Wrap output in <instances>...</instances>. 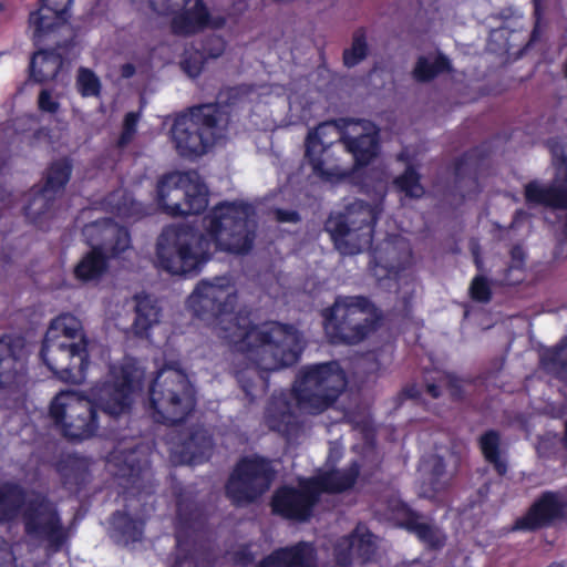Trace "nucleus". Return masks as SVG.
Masks as SVG:
<instances>
[{
  "label": "nucleus",
  "mask_w": 567,
  "mask_h": 567,
  "mask_svg": "<svg viewBox=\"0 0 567 567\" xmlns=\"http://www.w3.org/2000/svg\"><path fill=\"white\" fill-rule=\"evenodd\" d=\"M238 293L229 284L199 281L187 299L194 317L218 327V337L235 352L241 353L249 367L236 373L237 382L252 402L258 391L268 388V373L297 364L305 350L302 333L290 323L270 321L256 324L249 313L235 312Z\"/></svg>",
  "instance_id": "nucleus-1"
},
{
  "label": "nucleus",
  "mask_w": 567,
  "mask_h": 567,
  "mask_svg": "<svg viewBox=\"0 0 567 567\" xmlns=\"http://www.w3.org/2000/svg\"><path fill=\"white\" fill-rule=\"evenodd\" d=\"M252 207L244 202H220L203 217L199 231L192 225L163 229L156 245L158 267L185 277L197 276L215 251L247 255L256 239Z\"/></svg>",
  "instance_id": "nucleus-2"
},
{
  "label": "nucleus",
  "mask_w": 567,
  "mask_h": 567,
  "mask_svg": "<svg viewBox=\"0 0 567 567\" xmlns=\"http://www.w3.org/2000/svg\"><path fill=\"white\" fill-rule=\"evenodd\" d=\"M144 371L130 358L112 364L105 379L96 385L94 399L76 391L59 392L51 401L49 416L61 435L72 443H80L106 435L102 417L118 420L130 415L142 391Z\"/></svg>",
  "instance_id": "nucleus-3"
},
{
  "label": "nucleus",
  "mask_w": 567,
  "mask_h": 567,
  "mask_svg": "<svg viewBox=\"0 0 567 567\" xmlns=\"http://www.w3.org/2000/svg\"><path fill=\"white\" fill-rule=\"evenodd\" d=\"M18 515L28 540L44 544L48 553L56 554L69 543V528L54 502L40 493L27 499L22 485L6 481L0 484V524L11 523Z\"/></svg>",
  "instance_id": "nucleus-4"
},
{
  "label": "nucleus",
  "mask_w": 567,
  "mask_h": 567,
  "mask_svg": "<svg viewBox=\"0 0 567 567\" xmlns=\"http://www.w3.org/2000/svg\"><path fill=\"white\" fill-rule=\"evenodd\" d=\"M40 359L56 379L71 384L84 382L91 364L89 340L74 316L62 313L50 321Z\"/></svg>",
  "instance_id": "nucleus-5"
},
{
  "label": "nucleus",
  "mask_w": 567,
  "mask_h": 567,
  "mask_svg": "<svg viewBox=\"0 0 567 567\" xmlns=\"http://www.w3.org/2000/svg\"><path fill=\"white\" fill-rule=\"evenodd\" d=\"M323 331L331 344L354 346L380 327L382 315L365 296H338L321 311Z\"/></svg>",
  "instance_id": "nucleus-6"
},
{
  "label": "nucleus",
  "mask_w": 567,
  "mask_h": 567,
  "mask_svg": "<svg viewBox=\"0 0 567 567\" xmlns=\"http://www.w3.org/2000/svg\"><path fill=\"white\" fill-rule=\"evenodd\" d=\"M148 400L154 422L172 426L182 424L193 413L196 391L181 369H162L150 385Z\"/></svg>",
  "instance_id": "nucleus-7"
},
{
  "label": "nucleus",
  "mask_w": 567,
  "mask_h": 567,
  "mask_svg": "<svg viewBox=\"0 0 567 567\" xmlns=\"http://www.w3.org/2000/svg\"><path fill=\"white\" fill-rule=\"evenodd\" d=\"M348 385V378L336 360L305 365L293 384L298 406L320 414L333 406Z\"/></svg>",
  "instance_id": "nucleus-8"
},
{
  "label": "nucleus",
  "mask_w": 567,
  "mask_h": 567,
  "mask_svg": "<svg viewBox=\"0 0 567 567\" xmlns=\"http://www.w3.org/2000/svg\"><path fill=\"white\" fill-rule=\"evenodd\" d=\"M379 213L377 206L358 199L346 206L343 212L330 214L324 230L341 255H358L372 246Z\"/></svg>",
  "instance_id": "nucleus-9"
},
{
  "label": "nucleus",
  "mask_w": 567,
  "mask_h": 567,
  "mask_svg": "<svg viewBox=\"0 0 567 567\" xmlns=\"http://www.w3.org/2000/svg\"><path fill=\"white\" fill-rule=\"evenodd\" d=\"M221 120L218 103L194 105L188 113L178 115L172 125V140L182 157L196 158L215 144L216 130Z\"/></svg>",
  "instance_id": "nucleus-10"
},
{
  "label": "nucleus",
  "mask_w": 567,
  "mask_h": 567,
  "mask_svg": "<svg viewBox=\"0 0 567 567\" xmlns=\"http://www.w3.org/2000/svg\"><path fill=\"white\" fill-rule=\"evenodd\" d=\"M156 200L173 217L199 215L208 206V190L194 172H173L156 185Z\"/></svg>",
  "instance_id": "nucleus-11"
},
{
  "label": "nucleus",
  "mask_w": 567,
  "mask_h": 567,
  "mask_svg": "<svg viewBox=\"0 0 567 567\" xmlns=\"http://www.w3.org/2000/svg\"><path fill=\"white\" fill-rule=\"evenodd\" d=\"M275 475L267 457L258 454L241 456L226 483V496L236 506L251 504L270 488Z\"/></svg>",
  "instance_id": "nucleus-12"
},
{
  "label": "nucleus",
  "mask_w": 567,
  "mask_h": 567,
  "mask_svg": "<svg viewBox=\"0 0 567 567\" xmlns=\"http://www.w3.org/2000/svg\"><path fill=\"white\" fill-rule=\"evenodd\" d=\"M35 47L38 50L30 58L29 79L39 84L56 80L58 75L80 55L75 32L55 33Z\"/></svg>",
  "instance_id": "nucleus-13"
},
{
  "label": "nucleus",
  "mask_w": 567,
  "mask_h": 567,
  "mask_svg": "<svg viewBox=\"0 0 567 567\" xmlns=\"http://www.w3.org/2000/svg\"><path fill=\"white\" fill-rule=\"evenodd\" d=\"M109 462L114 466V475L122 481L123 487L133 489L136 494L154 492V473L147 447L135 445L126 450L115 449L111 452Z\"/></svg>",
  "instance_id": "nucleus-14"
},
{
  "label": "nucleus",
  "mask_w": 567,
  "mask_h": 567,
  "mask_svg": "<svg viewBox=\"0 0 567 567\" xmlns=\"http://www.w3.org/2000/svg\"><path fill=\"white\" fill-rule=\"evenodd\" d=\"M320 497L311 477L300 478L297 487L284 485L275 491L271 511L282 518L305 523L312 517Z\"/></svg>",
  "instance_id": "nucleus-15"
},
{
  "label": "nucleus",
  "mask_w": 567,
  "mask_h": 567,
  "mask_svg": "<svg viewBox=\"0 0 567 567\" xmlns=\"http://www.w3.org/2000/svg\"><path fill=\"white\" fill-rule=\"evenodd\" d=\"M74 0H39V8L31 11L28 23L33 44L40 45L55 33L74 32L69 23Z\"/></svg>",
  "instance_id": "nucleus-16"
},
{
  "label": "nucleus",
  "mask_w": 567,
  "mask_h": 567,
  "mask_svg": "<svg viewBox=\"0 0 567 567\" xmlns=\"http://www.w3.org/2000/svg\"><path fill=\"white\" fill-rule=\"evenodd\" d=\"M567 517V498L559 492H543L526 513L515 519L511 530L537 532Z\"/></svg>",
  "instance_id": "nucleus-17"
},
{
  "label": "nucleus",
  "mask_w": 567,
  "mask_h": 567,
  "mask_svg": "<svg viewBox=\"0 0 567 567\" xmlns=\"http://www.w3.org/2000/svg\"><path fill=\"white\" fill-rule=\"evenodd\" d=\"M25 341L16 334L0 337V391L16 390L28 380V365L24 359Z\"/></svg>",
  "instance_id": "nucleus-18"
},
{
  "label": "nucleus",
  "mask_w": 567,
  "mask_h": 567,
  "mask_svg": "<svg viewBox=\"0 0 567 567\" xmlns=\"http://www.w3.org/2000/svg\"><path fill=\"white\" fill-rule=\"evenodd\" d=\"M377 553V544L370 530L359 533V528L341 536L332 544V556L337 566L351 567L354 563H371Z\"/></svg>",
  "instance_id": "nucleus-19"
},
{
  "label": "nucleus",
  "mask_w": 567,
  "mask_h": 567,
  "mask_svg": "<svg viewBox=\"0 0 567 567\" xmlns=\"http://www.w3.org/2000/svg\"><path fill=\"white\" fill-rule=\"evenodd\" d=\"M554 165L557 175L564 171L561 185L542 186L537 181H532L524 186L525 200L528 204L542 205L554 209H567V154L554 153Z\"/></svg>",
  "instance_id": "nucleus-20"
},
{
  "label": "nucleus",
  "mask_w": 567,
  "mask_h": 567,
  "mask_svg": "<svg viewBox=\"0 0 567 567\" xmlns=\"http://www.w3.org/2000/svg\"><path fill=\"white\" fill-rule=\"evenodd\" d=\"M390 509L399 526L414 534L429 548L440 549L444 546V537L437 527L431 523L421 522L423 515L412 509L406 503L395 501L390 505Z\"/></svg>",
  "instance_id": "nucleus-21"
},
{
  "label": "nucleus",
  "mask_w": 567,
  "mask_h": 567,
  "mask_svg": "<svg viewBox=\"0 0 567 567\" xmlns=\"http://www.w3.org/2000/svg\"><path fill=\"white\" fill-rule=\"evenodd\" d=\"M368 124L369 127H364L363 133L351 136L343 132L338 140L346 152L352 156L354 172L369 166L381 152L379 128L371 123Z\"/></svg>",
  "instance_id": "nucleus-22"
},
{
  "label": "nucleus",
  "mask_w": 567,
  "mask_h": 567,
  "mask_svg": "<svg viewBox=\"0 0 567 567\" xmlns=\"http://www.w3.org/2000/svg\"><path fill=\"white\" fill-rule=\"evenodd\" d=\"M258 567H318V551L313 543L300 540L274 549Z\"/></svg>",
  "instance_id": "nucleus-23"
},
{
  "label": "nucleus",
  "mask_w": 567,
  "mask_h": 567,
  "mask_svg": "<svg viewBox=\"0 0 567 567\" xmlns=\"http://www.w3.org/2000/svg\"><path fill=\"white\" fill-rule=\"evenodd\" d=\"M62 487L72 494H80L91 480L90 463L75 453L61 455L54 464Z\"/></svg>",
  "instance_id": "nucleus-24"
},
{
  "label": "nucleus",
  "mask_w": 567,
  "mask_h": 567,
  "mask_svg": "<svg viewBox=\"0 0 567 567\" xmlns=\"http://www.w3.org/2000/svg\"><path fill=\"white\" fill-rule=\"evenodd\" d=\"M56 197L44 192L38 185L30 188L27 194V203L23 206V215L28 224L47 231L54 218Z\"/></svg>",
  "instance_id": "nucleus-25"
},
{
  "label": "nucleus",
  "mask_w": 567,
  "mask_h": 567,
  "mask_svg": "<svg viewBox=\"0 0 567 567\" xmlns=\"http://www.w3.org/2000/svg\"><path fill=\"white\" fill-rule=\"evenodd\" d=\"M185 9L174 14L171 30L175 35H193L204 30L209 21L210 13L204 0H182Z\"/></svg>",
  "instance_id": "nucleus-26"
},
{
  "label": "nucleus",
  "mask_w": 567,
  "mask_h": 567,
  "mask_svg": "<svg viewBox=\"0 0 567 567\" xmlns=\"http://www.w3.org/2000/svg\"><path fill=\"white\" fill-rule=\"evenodd\" d=\"M329 123L320 124L316 130L310 131L305 141V159L311 166L312 173L324 181H331L338 174L334 168H327L324 155L334 145V142L327 144L321 135L329 127Z\"/></svg>",
  "instance_id": "nucleus-27"
},
{
  "label": "nucleus",
  "mask_w": 567,
  "mask_h": 567,
  "mask_svg": "<svg viewBox=\"0 0 567 567\" xmlns=\"http://www.w3.org/2000/svg\"><path fill=\"white\" fill-rule=\"evenodd\" d=\"M265 422L269 430L290 436L299 430L297 415L290 401L284 395H272L265 411Z\"/></svg>",
  "instance_id": "nucleus-28"
},
{
  "label": "nucleus",
  "mask_w": 567,
  "mask_h": 567,
  "mask_svg": "<svg viewBox=\"0 0 567 567\" xmlns=\"http://www.w3.org/2000/svg\"><path fill=\"white\" fill-rule=\"evenodd\" d=\"M360 475V464L352 461L348 467L331 470L322 474L311 476L320 495L323 493L338 494L351 489Z\"/></svg>",
  "instance_id": "nucleus-29"
},
{
  "label": "nucleus",
  "mask_w": 567,
  "mask_h": 567,
  "mask_svg": "<svg viewBox=\"0 0 567 567\" xmlns=\"http://www.w3.org/2000/svg\"><path fill=\"white\" fill-rule=\"evenodd\" d=\"M491 156L487 145H477L465 151L453 162V174L456 182L463 181L468 174L474 182H477L478 174Z\"/></svg>",
  "instance_id": "nucleus-30"
},
{
  "label": "nucleus",
  "mask_w": 567,
  "mask_h": 567,
  "mask_svg": "<svg viewBox=\"0 0 567 567\" xmlns=\"http://www.w3.org/2000/svg\"><path fill=\"white\" fill-rule=\"evenodd\" d=\"M135 300V319L132 330L140 338L148 337L151 328L159 321L161 308L156 300L145 292L136 293Z\"/></svg>",
  "instance_id": "nucleus-31"
},
{
  "label": "nucleus",
  "mask_w": 567,
  "mask_h": 567,
  "mask_svg": "<svg viewBox=\"0 0 567 567\" xmlns=\"http://www.w3.org/2000/svg\"><path fill=\"white\" fill-rule=\"evenodd\" d=\"M109 257L102 247L94 246L73 269L74 278L81 282L99 280L107 270Z\"/></svg>",
  "instance_id": "nucleus-32"
},
{
  "label": "nucleus",
  "mask_w": 567,
  "mask_h": 567,
  "mask_svg": "<svg viewBox=\"0 0 567 567\" xmlns=\"http://www.w3.org/2000/svg\"><path fill=\"white\" fill-rule=\"evenodd\" d=\"M72 172L73 164L69 157L54 159L48 165L40 187L58 198L70 182Z\"/></svg>",
  "instance_id": "nucleus-33"
},
{
  "label": "nucleus",
  "mask_w": 567,
  "mask_h": 567,
  "mask_svg": "<svg viewBox=\"0 0 567 567\" xmlns=\"http://www.w3.org/2000/svg\"><path fill=\"white\" fill-rule=\"evenodd\" d=\"M176 540L181 544L185 534L203 525L204 517L193 499L179 495L176 501Z\"/></svg>",
  "instance_id": "nucleus-34"
},
{
  "label": "nucleus",
  "mask_w": 567,
  "mask_h": 567,
  "mask_svg": "<svg viewBox=\"0 0 567 567\" xmlns=\"http://www.w3.org/2000/svg\"><path fill=\"white\" fill-rule=\"evenodd\" d=\"M478 447L484 460L491 464L495 473L503 477L507 474L508 464L502 456L501 434L496 430H487L478 437Z\"/></svg>",
  "instance_id": "nucleus-35"
},
{
  "label": "nucleus",
  "mask_w": 567,
  "mask_h": 567,
  "mask_svg": "<svg viewBox=\"0 0 567 567\" xmlns=\"http://www.w3.org/2000/svg\"><path fill=\"white\" fill-rule=\"evenodd\" d=\"M539 363L547 372L564 379L567 375V336L555 346L545 348L539 353Z\"/></svg>",
  "instance_id": "nucleus-36"
},
{
  "label": "nucleus",
  "mask_w": 567,
  "mask_h": 567,
  "mask_svg": "<svg viewBox=\"0 0 567 567\" xmlns=\"http://www.w3.org/2000/svg\"><path fill=\"white\" fill-rule=\"evenodd\" d=\"M451 60L442 52H437L433 62L424 55L417 58L413 69V78L420 83L433 81L441 74L452 72Z\"/></svg>",
  "instance_id": "nucleus-37"
},
{
  "label": "nucleus",
  "mask_w": 567,
  "mask_h": 567,
  "mask_svg": "<svg viewBox=\"0 0 567 567\" xmlns=\"http://www.w3.org/2000/svg\"><path fill=\"white\" fill-rule=\"evenodd\" d=\"M417 168L409 163L403 173L394 177L392 184L398 193L410 199H421L425 195V187L421 183Z\"/></svg>",
  "instance_id": "nucleus-38"
},
{
  "label": "nucleus",
  "mask_w": 567,
  "mask_h": 567,
  "mask_svg": "<svg viewBox=\"0 0 567 567\" xmlns=\"http://www.w3.org/2000/svg\"><path fill=\"white\" fill-rule=\"evenodd\" d=\"M369 53L367 33L364 28H359L352 35L351 47L343 50L342 60L347 68H353L362 62Z\"/></svg>",
  "instance_id": "nucleus-39"
},
{
  "label": "nucleus",
  "mask_w": 567,
  "mask_h": 567,
  "mask_svg": "<svg viewBox=\"0 0 567 567\" xmlns=\"http://www.w3.org/2000/svg\"><path fill=\"white\" fill-rule=\"evenodd\" d=\"M207 62L200 49L196 48V43L193 41L184 49L181 68L189 78L196 79L202 74Z\"/></svg>",
  "instance_id": "nucleus-40"
},
{
  "label": "nucleus",
  "mask_w": 567,
  "mask_h": 567,
  "mask_svg": "<svg viewBox=\"0 0 567 567\" xmlns=\"http://www.w3.org/2000/svg\"><path fill=\"white\" fill-rule=\"evenodd\" d=\"M76 91L82 97H97L102 84L99 76L89 68L80 66L75 80Z\"/></svg>",
  "instance_id": "nucleus-41"
},
{
  "label": "nucleus",
  "mask_w": 567,
  "mask_h": 567,
  "mask_svg": "<svg viewBox=\"0 0 567 567\" xmlns=\"http://www.w3.org/2000/svg\"><path fill=\"white\" fill-rule=\"evenodd\" d=\"M370 264L374 274L380 278L396 276L402 270V265L399 260L388 258L379 249H375L372 252V260Z\"/></svg>",
  "instance_id": "nucleus-42"
},
{
  "label": "nucleus",
  "mask_w": 567,
  "mask_h": 567,
  "mask_svg": "<svg viewBox=\"0 0 567 567\" xmlns=\"http://www.w3.org/2000/svg\"><path fill=\"white\" fill-rule=\"evenodd\" d=\"M470 298L480 303H488L493 298V291L488 278L484 275H476L468 287Z\"/></svg>",
  "instance_id": "nucleus-43"
},
{
  "label": "nucleus",
  "mask_w": 567,
  "mask_h": 567,
  "mask_svg": "<svg viewBox=\"0 0 567 567\" xmlns=\"http://www.w3.org/2000/svg\"><path fill=\"white\" fill-rule=\"evenodd\" d=\"M196 48H199L207 61L221 56L226 49V43L221 37L210 34L194 41Z\"/></svg>",
  "instance_id": "nucleus-44"
},
{
  "label": "nucleus",
  "mask_w": 567,
  "mask_h": 567,
  "mask_svg": "<svg viewBox=\"0 0 567 567\" xmlns=\"http://www.w3.org/2000/svg\"><path fill=\"white\" fill-rule=\"evenodd\" d=\"M140 121L138 112H128L125 114L123 120L122 132L117 138L116 145L120 148L127 146L134 138L137 132V125Z\"/></svg>",
  "instance_id": "nucleus-45"
},
{
  "label": "nucleus",
  "mask_w": 567,
  "mask_h": 567,
  "mask_svg": "<svg viewBox=\"0 0 567 567\" xmlns=\"http://www.w3.org/2000/svg\"><path fill=\"white\" fill-rule=\"evenodd\" d=\"M430 462H431V470H430L429 484H430L431 491L433 493H439L443 489L442 478L446 474V463H445L444 457L441 455H433L431 457Z\"/></svg>",
  "instance_id": "nucleus-46"
},
{
  "label": "nucleus",
  "mask_w": 567,
  "mask_h": 567,
  "mask_svg": "<svg viewBox=\"0 0 567 567\" xmlns=\"http://www.w3.org/2000/svg\"><path fill=\"white\" fill-rule=\"evenodd\" d=\"M114 516H118L123 520V523L118 525V529L127 540L137 542L141 539L142 530L138 528L137 523L131 516L120 512H116Z\"/></svg>",
  "instance_id": "nucleus-47"
},
{
  "label": "nucleus",
  "mask_w": 567,
  "mask_h": 567,
  "mask_svg": "<svg viewBox=\"0 0 567 567\" xmlns=\"http://www.w3.org/2000/svg\"><path fill=\"white\" fill-rule=\"evenodd\" d=\"M38 109L42 113L56 114L60 110V102L52 96L49 89H42L38 95Z\"/></svg>",
  "instance_id": "nucleus-48"
},
{
  "label": "nucleus",
  "mask_w": 567,
  "mask_h": 567,
  "mask_svg": "<svg viewBox=\"0 0 567 567\" xmlns=\"http://www.w3.org/2000/svg\"><path fill=\"white\" fill-rule=\"evenodd\" d=\"M532 2L534 7V27L529 35V43L534 44L539 41L543 33L542 21L544 17V8L543 0H532Z\"/></svg>",
  "instance_id": "nucleus-49"
},
{
  "label": "nucleus",
  "mask_w": 567,
  "mask_h": 567,
  "mask_svg": "<svg viewBox=\"0 0 567 567\" xmlns=\"http://www.w3.org/2000/svg\"><path fill=\"white\" fill-rule=\"evenodd\" d=\"M120 214L124 217L132 218L133 220H138L148 215V212L143 204L136 200H131L128 205L125 204L124 207H120Z\"/></svg>",
  "instance_id": "nucleus-50"
},
{
  "label": "nucleus",
  "mask_w": 567,
  "mask_h": 567,
  "mask_svg": "<svg viewBox=\"0 0 567 567\" xmlns=\"http://www.w3.org/2000/svg\"><path fill=\"white\" fill-rule=\"evenodd\" d=\"M131 245V236L126 228L121 227L116 231L115 243L112 246L113 255L117 256L124 252Z\"/></svg>",
  "instance_id": "nucleus-51"
},
{
  "label": "nucleus",
  "mask_w": 567,
  "mask_h": 567,
  "mask_svg": "<svg viewBox=\"0 0 567 567\" xmlns=\"http://www.w3.org/2000/svg\"><path fill=\"white\" fill-rule=\"evenodd\" d=\"M446 388L450 392L452 400L460 401L464 396V389L461 380L454 374L446 375Z\"/></svg>",
  "instance_id": "nucleus-52"
},
{
  "label": "nucleus",
  "mask_w": 567,
  "mask_h": 567,
  "mask_svg": "<svg viewBox=\"0 0 567 567\" xmlns=\"http://www.w3.org/2000/svg\"><path fill=\"white\" fill-rule=\"evenodd\" d=\"M275 218L279 223H298L300 220V215L297 210L292 209H284L276 208L275 209Z\"/></svg>",
  "instance_id": "nucleus-53"
},
{
  "label": "nucleus",
  "mask_w": 567,
  "mask_h": 567,
  "mask_svg": "<svg viewBox=\"0 0 567 567\" xmlns=\"http://www.w3.org/2000/svg\"><path fill=\"white\" fill-rule=\"evenodd\" d=\"M511 259H512L514 268H517V269L523 268L524 261H525L524 249L518 245L514 246L511 249Z\"/></svg>",
  "instance_id": "nucleus-54"
},
{
  "label": "nucleus",
  "mask_w": 567,
  "mask_h": 567,
  "mask_svg": "<svg viewBox=\"0 0 567 567\" xmlns=\"http://www.w3.org/2000/svg\"><path fill=\"white\" fill-rule=\"evenodd\" d=\"M401 394L405 399L419 401L422 396V390L420 389V386L417 384L411 383V384L405 385L402 389Z\"/></svg>",
  "instance_id": "nucleus-55"
},
{
  "label": "nucleus",
  "mask_w": 567,
  "mask_h": 567,
  "mask_svg": "<svg viewBox=\"0 0 567 567\" xmlns=\"http://www.w3.org/2000/svg\"><path fill=\"white\" fill-rule=\"evenodd\" d=\"M13 553L4 545H0V567H12Z\"/></svg>",
  "instance_id": "nucleus-56"
},
{
  "label": "nucleus",
  "mask_w": 567,
  "mask_h": 567,
  "mask_svg": "<svg viewBox=\"0 0 567 567\" xmlns=\"http://www.w3.org/2000/svg\"><path fill=\"white\" fill-rule=\"evenodd\" d=\"M528 216L529 215H528V213L526 210L520 209V208L516 209L514 215H513L509 228L511 229H517L528 218Z\"/></svg>",
  "instance_id": "nucleus-57"
},
{
  "label": "nucleus",
  "mask_w": 567,
  "mask_h": 567,
  "mask_svg": "<svg viewBox=\"0 0 567 567\" xmlns=\"http://www.w3.org/2000/svg\"><path fill=\"white\" fill-rule=\"evenodd\" d=\"M425 392L432 398V399H439L442 395L441 386L435 383H426L425 385Z\"/></svg>",
  "instance_id": "nucleus-58"
},
{
  "label": "nucleus",
  "mask_w": 567,
  "mask_h": 567,
  "mask_svg": "<svg viewBox=\"0 0 567 567\" xmlns=\"http://www.w3.org/2000/svg\"><path fill=\"white\" fill-rule=\"evenodd\" d=\"M166 1L167 2L164 3L161 8H157L155 0H150V7L154 12L158 14H167L172 6L169 4V0Z\"/></svg>",
  "instance_id": "nucleus-59"
},
{
  "label": "nucleus",
  "mask_w": 567,
  "mask_h": 567,
  "mask_svg": "<svg viewBox=\"0 0 567 567\" xmlns=\"http://www.w3.org/2000/svg\"><path fill=\"white\" fill-rule=\"evenodd\" d=\"M136 72L135 65L132 63H125L121 68V74L123 78L128 79L132 78Z\"/></svg>",
  "instance_id": "nucleus-60"
},
{
  "label": "nucleus",
  "mask_w": 567,
  "mask_h": 567,
  "mask_svg": "<svg viewBox=\"0 0 567 567\" xmlns=\"http://www.w3.org/2000/svg\"><path fill=\"white\" fill-rule=\"evenodd\" d=\"M236 556L244 560L246 564H249L252 561V554L248 549H240L236 553Z\"/></svg>",
  "instance_id": "nucleus-61"
},
{
  "label": "nucleus",
  "mask_w": 567,
  "mask_h": 567,
  "mask_svg": "<svg viewBox=\"0 0 567 567\" xmlns=\"http://www.w3.org/2000/svg\"><path fill=\"white\" fill-rule=\"evenodd\" d=\"M190 445V442L186 443L184 446H183V451H182V455H183V461L184 462H187L189 464H194L197 462V457L195 454H190L189 456H186V452L185 450L188 449V446Z\"/></svg>",
  "instance_id": "nucleus-62"
},
{
  "label": "nucleus",
  "mask_w": 567,
  "mask_h": 567,
  "mask_svg": "<svg viewBox=\"0 0 567 567\" xmlns=\"http://www.w3.org/2000/svg\"><path fill=\"white\" fill-rule=\"evenodd\" d=\"M474 265L477 268V270H480V271L483 270V260L478 254L474 255Z\"/></svg>",
  "instance_id": "nucleus-63"
},
{
  "label": "nucleus",
  "mask_w": 567,
  "mask_h": 567,
  "mask_svg": "<svg viewBox=\"0 0 567 567\" xmlns=\"http://www.w3.org/2000/svg\"><path fill=\"white\" fill-rule=\"evenodd\" d=\"M561 444H563L564 449L567 451V420L565 421V424H564V433H563V437H561Z\"/></svg>",
  "instance_id": "nucleus-64"
}]
</instances>
